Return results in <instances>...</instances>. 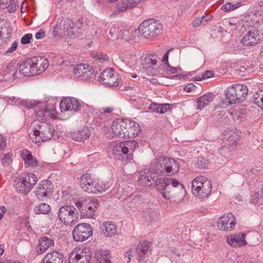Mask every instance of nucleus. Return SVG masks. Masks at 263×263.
Listing matches in <instances>:
<instances>
[{"instance_id":"20e7f679","label":"nucleus","mask_w":263,"mask_h":263,"mask_svg":"<svg viewBox=\"0 0 263 263\" xmlns=\"http://www.w3.org/2000/svg\"><path fill=\"white\" fill-rule=\"evenodd\" d=\"M212 183L207 178L198 176L192 182L193 194L199 199L204 198L211 194Z\"/></svg>"},{"instance_id":"ddd939ff","label":"nucleus","mask_w":263,"mask_h":263,"mask_svg":"<svg viewBox=\"0 0 263 263\" xmlns=\"http://www.w3.org/2000/svg\"><path fill=\"white\" fill-rule=\"evenodd\" d=\"M159 178L157 176L151 165L149 168L139 172L138 182L143 185L148 186L152 184L153 182L156 184V180Z\"/></svg>"},{"instance_id":"4468645a","label":"nucleus","mask_w":263,"mask_h":263,"mask_svg":"<svg viewBox=\"0 0 263 263\" xmlns=\"http://www.w3.org/2000/svg\"><path fill=\"white\" fill-rule=\"evenodd\" d=\"M53 189L52 183L48 180H44L41 181L37 187H36L35 194L39 199L44 198H48L52 195Z\"/></svg>"},{"instance_id":"e433bc0d","label":"nucleus","mask_w":263,"mask_h":263,"mask_svg":"<svg viewBox=\"0 0 263 263\" xmlns=\"http://www.w3.org/2000/svg\"><path fill=\"white\" fill-rule=\"evenodd\" d=\"M137 2H130L129 0H121L117 5V9L120 11H125L127 9L133 8L136 7Z\"/></svg>"},{"instance_id":"f3484780","label":"nucleus","mask_w":263,"mask_h":263,"mask_svg":"<svg viewBox=\"0 0 263 263\" xmlns=\"http://www.w3.org/2000/svg\"><path fill=\"white\" fill-rule=\"evenodd\" d=\"M99 81L106 85L117 86L119 84L117 76L112 68H106L100 73Z\"/></svg>"},{"instance_id":"13d9d810","label":"nucleus","mask_w":263,"mask_h":263,"mask_svg":"<svg viewBox=\"0 0 263 263\" xmlns=\"http://www.w3.org/2000/svg\"><path fill=\"white\" fill-rule=\"evenodd\" d=\"M170 109V105L169 104H159V112L160 114H164L169 110Z\"/></svg>"},{"instance_id":"49530a36","label":"nucleus","mask_w":263,"mask_h":263,"mask_svg":"<svg viewBox=\"0 0 263 263\" xmlns=\"http://www.w3.org/2000/svg\"><path fill=\"white\" fill-rule=\"evenodd\" d=\"M126 200L134 204H140L142 201L141 197L136 193H132L128 196Z\"/></svg>"},{"instance_id":"412c9836","label":"nucleus","mask_w":263,"mask_h":263,"mask_svg":"<svg viewBox=\"0 0 263 263\" xmlns=\"http://www.w3.org/2000/svg\"><path fill=\"white\" fill-rule=\"evenodd\" d=\"M59 133H30L29 136L34 143L45 142L51 139L54 141L59 139Z\"/></svg>"},{"instance_id":"bf43d9fd","label":"nucleus","mask_w":263,"mask_h":263,"mask_svg":"<svg viewBox=\"0 0 263 263\" xmlns=\"http://www.w3.org/2000/svg\"><path fill=\"white\" fill-rule=\"evenodd\" d=\"M12 3V0H0V6L3 9L8 8Z\"/></svg>"},{"instance_id":"393cba45","label":"nucleus","mask_w":263,"mask_h":263,"mask_svg":"<svg viewBox=\"0 0 263 263\" xmlns=\"http://www.w3.org/2000/svg\"><path fill=\"white\" fill-rule=\"evenodd\" d=\"M100 229L102 234L106 237H111L118 234V227L112 221L103 222Z\"/></svg>"},{"instance_id":"8fccbe9b","label":"nucleus","mask_w":263,"mask_h":263,"mask_svg":"<svg viewBox=\"0 0 263 263\" xmlns=\"http://www.w3.org/2000/svg\"><path fill=\"white\" fill-rule=\"evenodd\" d=\"M92 56L96 60L101 63L106 61L108 59V57L106 54L101 52L92 53Z\"/></svg>"},{"instance_id":"5701e85b","label":"nucleus","mask_w":263,"mask_h":263,"mask_svg":"<svg viewBox=\"0 0 263 263\" xmlns=\"http://www.w3.org/2000/svg\"><path fill=\"white\" fill-rule=\"evenodd\" d=\"M246 234L243 233L227 236V242L233 247H241L247 243L245 239Z\"/></svg>"},{"instance_id":"3c124183","label":"nucleus","mask_w":263,"mask_h":263,"mask_svg":"<svg viewBox=\"0 0 263 263\" xmlns=\"http://www.w3.org/2000/svg\"><path fill=\"white\" fill-rule=\"evenodd\" d=\"M95 189H96V193L98 192H104L108 188V185L103 183V182H96Z\"/></svg>"},{"instance_id":"473e14b6","label":"nucleus","mask_w":263,"mask_h":263,"mask_svg":"<svg viewBox=\"0 0 263 263\" xmlns=\"http://www.w3.org/2000/svg\"><path fill=\"white\" fill-rule=\"evenodd\" d=\"M40 120H35L31 123V132H44L46 128H48V132H51V126L46 124L45 122Z\"/></svg>"},{"instance_id":"69168bd1","label":"nucleus","mask_w":263,"mask_h":263,"mask_svg":"<svg viewBox=\"0 0 263 263\" xmlns=\"http://www.w3.org/2000/svg\"><path fill=\"white\" fill-rule=\"evenodd\" d=\"M6 139L0 134V151L3 150L6 146Z\"/></svg>"},{"instance_id":"6ab92c4d","label":"nucleus","mask_w":263,"mask_h":263,"mask_svg":"<svg viewBox=\"0 0 263 263\" xmlns=\"http://www.w3.org/2000/svg\"><path fill=\"white\" fill-rule=\"evenodd\" d=\"M96 180L89 174H84L80 179V186L84 191L88 193L96 194L95 189Z\"/></svg>"},{"instance_id":"bb28decb","label":"nucleus","mask_w":263,"mask_h":263,"mask_svg":"<svg viewBox=\"0 0 263 263\" xmlns=\"http://www.w3.org/2000/svg\"><path fill=\"white\" fill-rule=\"evenodd\" d=\"M165 182L160 178L156 181V185L161 196L165 199L169 200L172 198V191L171 186L165 185Z\"/></svg>"},{"instance_id":"4c0bfd02","label":"nucleus","mask_w":263,"mask_h":263,"mask_svg":"<svg viewBox=\"0 0 263 263\" xmlns=\"http://www.w3.org/2000/svg\"><path fill=\"white\" fill-rule=\"evenodd\" d=\"M161 178L165 182V185H168L170 186L171 185L174 188H178L179 190L183 191L184 189L183 185L178 180L168 177H163Z\"/></svg>"},{"instance_id":"c85d7f7f","label":"nucleus","mask_w":263,"mask_h":263,"mask_svg":"<svg viewBox=\"0 0 263 263\" xmlns=\"http://www.w3.org/2000/svg\"><path fill=\"white\" fill-rule=\"evenodd\" d=\"M43 263H66V261L62 254L57 251H53L46 254Z\"/></svg>"},{"instance_id":"aec40b11","label":"nucleus","mask_w":263,"mask_h":263,"mask_svg":"<svg viewBox=\"0 0 263 263\" xmlns=\"http://www.w3.org/2000/svg\"><path fill=\"white\" fill-rule=\"evenodd\" d=\"M32 66V72L34 75L40 74L44 72L48 68V60L42 57H35L30 58Z\"/></svg>"},{"instance_id":"6e6552de","label":"nucleus","mask_w":263,"mask_h":263,"mask_svg":"<svg viewBox=\"0 0 263 263\" xmlns=\"http://www.w3.org/2000/svg\"><path fill=\"white\" fill-rule=\"evenodd\" d=\"M37 177L33 173H29L24 177L17 178L15 180L16 191L24 195L27 194L36 184Z\"/></svg>"},{"instance_id":"7c9ffc66","label":"nucleus","mask_w":263,"mask_h":263,"mask_svg":"<svg viewBox=\"0 0 263 263\" xmlns=\"http://www.w3.org/2000/svg\"><path fill=\"white\" fill-rule=\"evenodd\" d=\"M21 155L24 161L25 165L27 166H37L38 163L37 160L33 157L29 150L25 149L22 151Z\"/></svg>"},{"instance_id":"4be33fe9","label":"nucleus","mask_w":263,"mask_h":263,"mask_svg":"<svg viewBox=\"0 0 263 263\" xmlns=\"http://www.w3.org/2000/svg\"><path fill=\"white\" fill-rule=\"evenodd\" d=\"M157 61L155 59H153L150 56H147L142 59V69H140L139 73L146 72L148 74L155 75L157 71V68L156 67Z\"/></svg>"},{"instance_id":"c03bdc74","label":"nucleus","mask_w":263,"mask_h":263,"mask_svg":"<svg viewBox=\"0 0 263 263\" xmlns=\"http://www.w3.org/2000/svg\"><path fill=\"white\" fill-rule=\"evenodd\" d=\"M122 31L118 28L112 26L110 28L109 34L114 40H118L123 38Z\"/></svg>"},{"instance_id":"dca6fc26","label":"nucleus","mask_w":263,"mask_h":263,"mask_svg":"<svg viewBox=\"0 0 263 263\" xmlns=\"http://www.w3.org/2000/svg\"><path fill=\"white\" fill-rule=\"evenodd\" d=\"M236 219L234 215L229 213L227 215L221 216L217 223L218 228L223 231H231L236 225Z\"/></svg>"},{"instance_id":"f704fd0d","label":"nucleus","mask_w":263,"mask_h":263,"mask_svg":"<svg viewBox=\"0 0 263 263\" xmlns=\"http://www.w3.org/2000/svg\"><path fill=\"white\" fill-rule=\"evenodd\" d=\"M95 256L99 263H111L110 253L107 250H97Z\"/></svg>"},{"instance_id":"052dcab7","label":"nucleus","mask_w":263,"mask_h":263,"mask_svg":"<svg viewBox=\"0 0 263 263\" xmlns=\"http://www.w3.org/2000/svg\"><path fill=\"white\" fill-rule=\"evenodd\" d=\"M18 6L16 4V0H12V3L10 5V7H8V11L10 13L14 12L18 8Z\"/></svg>"},{"instance_id":"58836bf2","label":"nucleus","mask_w":263,"mask_h":263,"mask_svg":"<svg viewBox=\"0 0 263 263\" xmlns=\"http://www.w3.org/2000/svg\"><path fill=\"white\" fill-rule=\"evenodd\" d=\"M122 63L121 65H125V66L129 65V66L134 65L137 60L135 55L124 54L120 57Z\"/></svg>"},{"instance_id":"37998d69","label":"nucleus","mask_w":263,"mask_h":263,"mask_svg":"<svg viewBox=\"0 0 263 263\" xmlns=\"http://www.w3.org/2000/svg\"><path fill=\"white\" fill-rule=\"evenodd\" d=\"M126 127L127 128L126 129L127 131L133 130L141 132V127L139 124L136 121L130 119H126Z\"/></svg>"},{"instance_id":"b1692460","label":"nucleus","mask_w":263,"mask_h":263,"mask_svg":"<svg viewBox=\"0 0 263 263\" xmlns=\"http://www.w3.org/2000/svg\"><path fill=\"white\" fill-rule=\"evenodd\" d=\"M72 25L73 22L71 20L65 18L62 20L54 28L55 31L57 32H59V31H60V33L66 32L67 35L71 36L73 35V33L71 32Z\"/></svg>"},{"instance_id":"2eb2a0df","label":"nucleus","mask_w":263,"mask_h":263,"mask_svg":"<svg viewBox=\"0 0 263 263\" xmlns=\"http://www.w3.org/2000/svg\"><path fill=\"white\" fill-rule=\"evenodd\" d=\"M79 102L72 97H67L63 99L60 103V108L62 112L70 111L76 112L81 109Z\"/></svg>"},{"instance_id":"603ef678","label":"nucleus","mask_w":263,"mask_h":263,"mask_svg":"<svg viewBox=\"0 0 263 263\" xmlns=\"http://www.w3.org/2000/svg\"><path fill=\"white\" fill-rule=\"evenodd\" d=\"M12 154L10 153L4 155V157L1 159V162L4 166L6 167L10 165L12 161Z\"/></svg>"},{"instance_id":"a878e982","label":"nucleus","mask_w":263,"mask_h":263,"mask_svg":"<svg viewBox=\"0 0 263 263\" xmlns=\"http://www.w3.org/2000/svg\"><path fill=\"white\" fill-rule=\"evenodd\" d=\"M55 107L53 106L42 107V108L36 112V119L45 122L48 118L53 117Z\"/></svg>"},{"instance_id":"c756f323","label":"nucleus","mask_w":263,"mask_h":263,"mask_svg":"<svg viewBox=\"0 0 263 263\" xmlns=\"http://www.w3.org/2000/svg\"><path fill=\"white\" fill-rule=\"evenodd\" d=\"M54 244V241L46 236L41 237L36 248V252L38 255L43 254L48 248Z\"/></svg>"},{"instance_id":"5fc2aeb1","label":"nucleus","mask_w":263,"mask_h":263,"mask_svg":"<svg viewBox=\"0 0 263 263\" xmlns=\"http://www.w3.org/2000/svg\"><path fill=\"white\" fill-rule=\"evenodd\" d=\"M196 166L200 169H203L208 166V162L207 160L201 158L200 160H198L196 162Z\"/></svg>"},{"instance_id":"7ed1b4c3","label":"nucleus","mask_w":263,"mask_h":263,"mask_svg":"<svg viewBox=\"0 0 263 263\" xmlns=\"http://www.w3.org/2000/svg\"><path fill=\"white\" fill-rule=\"evenodd\" d=\"M243 37L242 44L248 46H253L263 40V30L258 29L253 26L249 25L246 22L242 25Z\"/></svg>"},{"instance_id":"79ce46f5","label":"nucleus","mask_w":263,"mask_h":263,"mask_svg":"<svg viewBox=\"0 0 263 263\" xmlns=\"http://www.w3.org/2000/svg\"><path fill=\"white\" fill-rule=\"evenodd\" d=\"M224 25L230 31L236 30L240 26L242 27L239 21L234 20L226 21Z\"/></svg>"},{"instance_id":"864d4df0","label":"nucleus","mask_w":263,"mask_h":263,"mask_svg":"<svg viewBox=\"0 0 263 263\" xmlns=\"http://www.w3.org/2000/svg\"><path fill=\"white\" fill-rule=\"evenodd\" d=\"M156 215V212L152 209H147L144 215L146 220L151 221L154 219V216Z\"/></svg>"},{"instance_id":"f8f14e48","label":"nucleus","mask_w":263,"mask_h":263,"mask_svg":"<svg viewBox=\"0 0 263 263\" xmlns=\"http://www.w3.org/2000/svg\"><path fill=\"white\" fill-rule=\"evenodd\" d=\"M74 76L80 80H90L95 74L93 69L88 65L80 64L73 68Z\"/></svg>"},{"instance_id":"cd10ccee","label":"nucleus","mask_w":263,"mask_h":263,"mask_svg":"<svg viewBox=\"0 0 263 263\" xmlns=\"http://www.w3.org/2000/svg\"><path fill=\"white\" fill-rule=\"evenodd\" d=\"M223 140L226 145L229 146L230 151L237 146L240 140V136L238 133H226L223 134Z\"/></svg>"},{"instance_id":"4d7b16f0","label":"nucleus","mask_w":263,"mask_h":263,"mask_svg":"<svg viewBox=\"0 0 263 263\" xmlns=\"http://www.w3.org/2000/svg\"><path fill=\"white\" fill-rule=\"evenodd\" d=\"M32 37V35L31 33H27L24 35L22 39L21 42L22 44H27L30 43V40Z\"/></svg>"},{"instance_id":"680f3d73","label":"nucleus","mask_w":263,"mask_h":263,"mask_svg":"<svg viewBox=\"0 0 263 263\" xmlns=\"http://www.w3.org/2000/svg\"><path fill=\"white\" fill-rule=\"evenodd\" d=\"M260 199V195L259 193H254L251 196V202L255 204Z\"/></svg>"},{"instance_id":"a19ab883","label":"nucleus","mask_w":263,"mask_h":263,"mask_svg":"<svg viewBox=\"0 0 263 263\" xmlns=\"http://www.w3.org/2000/svg\"><path fill=\"white\" fill-rule=\"evenodd\" d=\"M72 139L78 142L84 141L90 136V133H70Z\"/></svg>"},{"instance_id":"a211bd4d","label":"nucleus","mask_w":263,"mask_h":263,"mask_svg":"<svg viewBox=\"0 0 263 263\" xmlns=\"http://www.w3.org/2000/svg\"><path fill=\"white\" fill-rule=\"evenodd\" d=\"M151 245L149 242L144 240L140 241L136 248L137 259L140 263H143L151 254Z\"/></svg>"},{"instance_id":"f257e3e1","label":"nucleus","mask_w":263,"mask_h":263,"mask_svg":"<svg viewBox=\"0 0 263 263\" xmlns=\"http://www.w3.org/2000/svg\"><path fill=\"white\" fill-rule=\"evenodd\" d=\"M157 176H171L178 173L180 170L179 163L171 158L160 157L151 164Z\"/></svg>"},{"instance_id":"c9c22d12","label":"nucleus","mask_w":263,"mask_h":263,"mask_svg":"<svg viewBox=\"0 0 263 263\" xmlns=\"http://www.w3.org/2000/svg\"><path fill=\"white\" fill-rule=\"evenodd\" d=\"M112 132H123L127 128L126 119L114 120L111 124Z\"/></svg>"},{"instance_id":"1a4fd4ad","label":"nucleus","mask_w":263,"mask_h":263,"mask_svg":"<svg viewBox=\"0 0 263 263\" xmlns=\"http://www.w3.org/2000/svg\"><path fill=\"white\" fill-rule=\"evenodd\" d=\"M78 215L77 210L73 206L66 205L60 208L58 217L64 224L72 226L77 221Z\"/></svg>"},{"instance_id":"72a5a7b5","label":"nucleus","mask_w":263,"mask_h":263,"mask_svg":"<svg viewBox=\"0 0 263 263\" xmlns=\"http://www.w3.org/2000/svg\"><path fill=\"white\" fill-rule=\"evenodd\" d=\"M32 69L31 60L30 58L26 60L20 66L19 71L25 76H34V74L32 72Z\"/></svg>"},{"instance_id":"0eeeda50","label":"nucleus","mask_w":263,"mask_h":263,"mask_svg":"<svg viewBox=\"0 0 263 263\" xmlns=\"http://www.w3.org/2000/svg\"><path fill=\"white\" fill-rule=\"evenodd\" d=\"M162 30V25L158 21L146 20L138 27V31L144 38L151 40L160 34Z\"/></svg>"},{"instance_id":"338daca9","label":"nucleus","mask_w":263,"mask_h":263,"mask_svg":"<svg viewBox=\"0 0 263 263\" xmlns=\"http://www.w3.org/2000/svg\"><path fill=\"white\" fill-rule=\"evenodd\" d=\"M201 24H203V20L199 17L196 18L192 22V26L194 28H196Z\"/></svg>"},{"instance_id":"6e6d98bb","label":"nucleus","mask_w":263,"mask_h":263,"mask_svg":"<svg viewBox=\"0 0 263 263\" xmlns=\"http://www.w3.org/2000/svg\"><path fill=\"white\" fill-rule=\"evenodd\" d=\"M166 71L171 74L177 73L181 71V69L179 67H174L170 66L169 64L167 65Z\"/></svg>"},{"instance_id":"39448f33","label":"nucleus","mask_w":263,"mask_h":263,"mask_svg":"<svg viewBox=\"0 0 263 263\" xmlns=\"http://www.w3.org/2000/svg\"><path fill=\"white\" fill-rule=\"evenodd\" d=\"M248 93L247 86L241 84L232 85L227 88L226 96L230 104L242 102Z\"/></svg>"},{"instance_id":"e2e57ef3","label":"nucleus","mask_w":263,"mask_h":263,"mask_svg":"<svg viewBox=\"0 0 263 263\" xmlns=\"http://www.w3.org/2000/svg\"><path fill=\"white\" fill-rule=\"evenodd\" d=\"M148 109L154 112H159V104L153 103L151 104L148 107Z\"/></svg>"},{"instance_id":"0e129e2a","label":"nucleus","mask_w":263,"mask_h":263,"mask_svg":"<svg viewBox=\"0 0 263 263\" xmlns=\"http://www.w3.org/2000/svg\"><path fill=\"white\" fill-rule=\"evenodd\" d=\"M18 46V43L16 41H14L7 50H6L5 53H12L16 50Z\"/></svg>"},{"instance_id":"ea45409f","label":"nucleus","mask_w":263,"mask_h":263,"mask_svg":"<svg viewBox=\"0 0 263 263\" xmlns=\"http://www.w3.org/2000/svg\"><path fill=\"white\" fill-rule=\"evenodd\" d=\"M50 210V205L45 203H40L34 209V212L37 214H47Z\"/></svg>"},{"instance_id":"774afa93","label":"nucleus","mask_w":263,"mask_h":263,"mask_svg":"<svg viewBox=\"0 0 263 263\" xmlns=\"http://www.w3.org/2000/svg\"><path fill=\"white\" fill-rule=\"evenodd\" d=\"M195 89V86L194 84H193L192 83H190V84L186 85L184 88V90L187 92H191L192 91H194Z\"/></svg>"},{"instance_id":"09e8293b","label":"nucleus","mask_w":263,"mask_h":263,"mask_svg":"<svg viewBox=\"0 0 263 263\" xmlns=\"http://www.w3.org/2000/svg\"><path fill=\"white\" fill-rule=\"evenodd\" d=\"M241 3H238L236 4L233 5L230 3H227L221 7L222 10L228 12L235 10L241 6Z\"/></svg>"},{"instance_id":"de8ad7c7","label":"nucleus","mask_w":263,"mask_h":263,"mask_svg":"<svg viewBox=\"0 0 263 263\" xmlns=\"http://www.w3.org/2000/svg\"><path fill=\"white\" fill-rule=\"evenodd\" d=\"M39 104H40V102H36L33 100L29 101L26 100L21 102V105L29 109L37 106Z\"/></svg>"},{"instance_id":"2f4dec72","label":"nucleus","mask_w":263,"mask_h":263,"mask_svg":"<svg viewBox=\"0 0 263 263\" xmlns=\"http://www.w3.org/2000/svg\"><path fill=\"white\" fill-rule=\"evenodd\" d=\"M214 98L215 96L211 93H206L200 97L197 101V108L201 110L205 106L210 105L213 101Z\"/></svg>"},{"instance_id":"a18cd8bd","label":"nucleus","mask_w":263,"mask_h":263,"mask_svg":"<svg viewBox=\"0 0 263 263\" xmlns=\"http://www.w3.org/2000/svg\"><path fill=\"white\" fill-rule=\"evenodd\" d=\"M84 27L83 22L82 19L79 18L78 20L75 23L73 22V25L72 27L71 32L74 34H77L80 33L79 30H81Z\"/></svg>"},{"instance_id":"9b49d317","label":"nucleus","mask_w":263,"mask_h":263,"mask_svg":"<svg viewBox=\"0 0 263 263\" xmlns=\"http://www.w3.org/2000/svg\"><path fill=\"white\" fill-rule=\"evenodd\" d=\"M92 234V229L88 223H81L76 226L72 231L73 238L76 241H84Z\"/></svg>"},{"instance_id":"f03ea898","label":"nucleus","mask_w":263,"mask_h":263,"mask_svg":"<svg viewBox=\"0 0 263 263\" xmlns=\"http://www.w3.org/2000/svg\"><path fill=\"white\" fill-rule=\"evenodd\" d=\"M137 144V142L134 140L120 142L114 147L112 154L120 160H131L133 159L132 153L135 151Z\"/></svg>"},{"instance_id":"423d86ee","label":"nucleus","mask_w":263,"mask_h":263,"mask_svg":"<svg viewBox=\"0 0 263 263\" xmlns=\"http://www.w3.org/2000/svg\"><path fill=\"white\" fill-rule=\"evenodd\" d=\"M98 200L82 198L75 203L76 206L80 210L81 215L83 218H95L96 212L98 206Z\"/></svg>"},{"instance_id":"9d476101","label":"nucleus","mask_w":263,"mask_h":263,"mask_svg":"<svg viewBox=\"0 0 263 263\" xmlns=\"http://www.w3.org/2000/svg\"><path fill=\"white\" fill-rule=\"evenodd\" d=\"M91 257L89 248L80 247L73 250L70 254L69 263H89Z\"/></svg>"}]
</instances>
